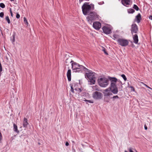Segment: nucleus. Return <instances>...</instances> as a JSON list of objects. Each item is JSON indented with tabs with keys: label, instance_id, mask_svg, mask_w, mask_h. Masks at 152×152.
Wrapping results in <instances>:
<instances>
[{
	"label": "nucleus",
	"instance_id": "obj_1",
	"mask_svg": "<svg viewBox=\"0 0 152 152\" xmlns=\"http://www.w3.org/2000/svg\"><path fill=\"white\" fill-rule=\"evenodd\" d=\"M88 72L85 74V77H87L89 80L90 84H94L96 82L95 73L90 70H86Z\"/></svg>",
	"mask_w": 152,
	"mask_h": 152
},
{
	"label": "nucleus",
	"instance_id": "obj_2",
	"mask_svg": "<svg viewBox=\"0 0 152 152\" xmlns=\"http://www.w3.org/2000/svg\"><path fill=\"white\" fill-rule=\"evenodd\" d=\"M72 68L74 72H79L84 70H88V69L86 68L85 67L82 65H80L74 61L72 64H71Z\"/></svg>",
	"mask_w": 152,
	"mask_h": 152
},
{
	"label": "nucleus",
	"instance_id": "obj_3",
	"mask_svg": "<svg viewBox=\"0 0 152 152\" xmlns=\"http://www.w3.org/2000/svg\"><path fill=\"white\" fill-rule=\"evenodd\" d=\"M97 81L99 86L102 87H107L109 83V80L104 77L99 78Z\"/></svg>",
	"mask_w": 152,
	"mask_h": 152
},
{
	"label": "nucleus",
	"instance_id": "obj_4",
	"mask_svg": "<svg viewBox=\"0 0 152 152\" xmlns=\"http://www.w3.org/2000/svg\"><path fill=\"white\" fill-rule=\"evenodd\" d=\"M89 4L88 2H85L82 6V11L83 14L85 15H86L91 10V7Z\"/></svg>",
	"mask_w": 152,
	"mask_h": 152
},
{
	"label": "nucleus",
	"instance_id": "obj_5",
	"mask_svg": "<svg viewBox=\"0 0 152 152\" xmlns=\"http://www.w3.org/2000/svg\"><path fill=\"white\" fill-rule=\"evenodd\" d=\"M99 15L97 14L95 12H91L89 13L88 15L87 19L89 21L98 20L99 19Z\"/></svg>",
	"mask_w": 152,
	"mask_h": 152
},
{
	"label": "nucleus",
	"instance_id": "obj_6",
	"mask_svg": "<svg viewBox=\"0 0 152 152\" xmlns=\"http://www.w3.org/2000/svg\"><path fill=\"white\" fill-rule=\"evenodd\" d=\"M117 41L118 44L123 47L126 46H127L129 44V41L128 40L124 39H118Z\"/></svg>",
	"mask_w": 152,
	"mask_h": 152
},
{
	"label": "nucleus",
	"instance_id": "obj_7",
	"mask_svg": "<svg viewBox=\"0 0 152 152\" xmlns=\"http://www.w3.org/2000/svg\"><path fill=\"white\" fill-rule=\"evenodd\" d=\"M93 97L96 99H101L102 96V94L100 92L96 91L94 92L92 94Z\"/></svg>",
	"mask_w": 152,
	"mask_h": 152
},
{
	"label": "nucleus",
	"instance_id": "obj_8",
	"mask_svg": "<svg viewBox=\"0 0 152 152\" xmlns=\"http://www.w3.org/2000/svg\"><path fill=\"white\" fill-rule=\"evenodd\" d=\"M110 90L114 94H117L118 91V88L116 84L111 85L110 87Z\"/></svg>",
	"mask_w": 152,
	"mask_h": 152
},
{
	"label": "nucleus",
	"instance_id": "obj_9",
	"mask_svg": "<svg viewBox=\"0 0 152 152\" xmlns=\"http://www.w3.org/2000/svg\"><path fill=\"white\" fill-rule=\"evenodd\" d=\"M138 31V28L136 24H132L131 26V31L132 34L133 33H137Z\"/></svg>",
	"mask_w": 152,
	"mask_h": 152
},
{
	"label": "nucleus",
	"instance_id": "obj_10",
	"mask_svg": "<svg viewBox=\"0 0 152 152\" xmlns=\"http://www.w3.org/2000/svg\"><path fill=\"white\" fill-rule=\"evenodd\" d=\"M102 29L104 32L106 34H109L111 33V31L110 28L106 26H104L102 28Z\"/></svg>",
	"mask_w": 152,
	"mask_h": 152
},
{
	"label": "nucleus",
	"instance_id": "obj_11",
	"mask_svg": "<svg viewBox=\"0 0 152 152\" xmlns=\"http://www.w3.org/2000/svg\"><path fill=\"white\" fill-rule=\"evenodd\" d=\"M101 24L98 22H95L93 24V27L96 30H99L101 27Z\"/></svg>",
	"mask_w": 152,
	"mask_h": 152
},
{
	"label": "nucleus",
	"instance_id": "obj_12",
	"mask_svg": "<svg viewBox=\"0 0 152 152\" xmlns=\"http://www.w3.org/2000/svg\"><path fill=\"white\" fill-rule=\"evenodd\" d=\"M108 78L111 82L110 85L116 84V83L117 81V79L116 78L109 77Z\"/></svg>",
	"mask_w": 152,
	"mask_h": 152
},
{
	"label": "nucleus",
	"instance_id": "obj_13",
	"mask_svg": "<svg viewBox=\"0 0 152 152\" xmlns=\"http://www.w3.org/2000/svg\"><path fill=\"white\" fill-rule=\"evenodd\" d=\"M68 71L67 72V77L68 80L70 81L71 80V71L69 69V67H68Z\"/></svg>",
	"mask_w": 152,
	"mask_h": 152
},
{
	"label": "nucleus",
	"instance_id": "obj_14",
	"mask_svg": "<svg viewBox=\"0 0 152 152\" xmlns=\"http://www.w3.org/2000/svg\"><path fill=\"white\" fill-rule=\"evenodd\" d=\"M122 4L125 6L127 7L130 4V0H121Z\"/></svg>",
	"mask_w": 152,
	"mask_h": 152
},
{
	"label": "nucleus",
	"instance_id": "obj_15",
	"mask_svg": "<svg viewBox=\"0 0 152 152\" xmlns=\"http://www.w3.org/2000/svg\"><path fill=\"white\" fill-rule=\"evenodd\" d=\"M23 126L24 128H26L27 126L28 125V119L26 118H24L23 121Z\"/></svg>",
	"mask_w": 152,
	"mask_h": 152
},
{
	"label": "nucleus",
	"instance_id": "obj_16",
	"mask_svg": "<svg viewBox=\"0 0 152 152\" xmlns=\"http://www.w3.org/2000/svg\"><path fill=\"white\" fill-rule=\"evenodd\" d=\"M132 35L134 42L136 44H137L138 42V39L137 34H135L133 35V34Z\"/></svg>",
	"mask_w": 152,
	"mask_h": 152
},
{
	"label": "nucleus",
	"instance_id": "obj_17",
	"mask_svg": "<svg viewBox=\"0 0 152 152\" xmlns=\"http://www.w3.org/2000/svg\"><path fill=\"white\" fill-rule=\"evenodd\" d=\"M74 61H73L70 58H67L65 60V65L68 66L70 63H71V64H72Z\"/></svg>",
	"mask_w": 152,
	"mask_h": 152
},
{
	"label": "nucleus",
	"instance_id": "obj_18",
	"mask_svg": "<svg viewBox=\"0 0 152 152\" xmlns=\"http://www.w3.org/2000/svg\"><path fill=\"white\" fill-rule=\"evenodd\" d=\"M135 20L137 22L139 23L140 22L141 20V16L140 13H139L136 17Z\"/></svg>",
	"mask_w": 152,
	"mask_h": 152
},
{
	"label": "nucleus",
	"instance_id": "obj_19",
	"mask_svg": "<svg viewBox=\"0 0 152 152\" xmlns=\"http://www.w3.org/2000/svg\"><path fill=\"white\" fill-rule=\"evenodd\" d=\"M92 89L94 91H101V89L97 85L93 86L92 87Z\"/></svg>",
	"mask_w": 152,
	"mask_h": 152
},
{
	"label": "nucleus",
	"instance_id": "obj_20",
	"mask_svg": "<svg viewBox=\"0 0 152 152\" xmlns=\"http://www.w3.org/2000/svg\"><path fill=\"white\" fill-rule=\"evenodd\" d=\"M13 130L15 132L17 133H19V131L18 129L17 126L14 124H13Z\"/></svg>",
	"mask_w": 152,
	"mask_h": 152
},
{
	"label": "nucleus",
	"instance_id": "obj_21",
	"mask_svg": "<svg viewBox=\"0 0 152 152\" xmlns=\"http://www.w3.org/2000/svg\"><path fill=\"white\" fill-rule=\"evenodd\" d=\"M16 34L15 33H13V35H12V38L11 39V40L12 43L14 42L15 41V36Z\"/></svg>",
	"mask_w": 152,
	"mask_h": 152
},
{
	"label": "nucleus",
	"instance_id": "obj_22",
	"mask_svg": "<svg viewBox=\"0 0 152 152\" xmlns=\"http://www.w3.org/2000/svg\"><path fill=\"white\" fill-rule=\"evenodd\" d=\"M113 39L114 40L117 39L118 40V39H119V36L116 34H114L113 36Z\"/></svg>",
	"mask_w": 152,
	"mask_h": 152
},
{
	"label": "nucleus",
	"instance_id": "obj_23",
	"mask_svg": "<svg viewBox=\"0 0 152 152\" xmlns=\"http://www.w3.org/2000/svg\"><path fill=\"white\" fill-rule=\"evenodd\" d=\"M134 10L132 9H129L127 10V12L129 13H133L134 12Z\"/></svg>",
	"mask_w": 152,
	"mask_h": 152
},
{
	"label": "nucleus",
	"instance_id": "obj_24",
	"mask_svg": "<svg viewBox=\"0 0 152 152\" xmlns=\"http://www.w3.org/2000/svg\"><path fill=\"white\" fill-rule=\"evenodd\" d=\"M105 95L107 96H109L111 95H112V94L111 92L109 91L107 92H105Z\"/></svg>",
	"mask_w": 152,
	"mask_h": 152
},
{
	"label": "nucleus",
	"instance_id": "obj_25",
	"mask_svg": "<svg viewBox=\"0 0 152 152\" xmlns=\"http://www.w3.org/2000/svg\"><path fill=\"white\" fill-rule=\"evenodd\" d=\"M133 8L134 9H135L136 10L138 11L139 10V8L138 7V6L135 5L134 4V6L133 7Z\"/></svg>",
	"mask_w": 152,
	"mask_h": 152
},
{
	"label": "nucleus",
	"instance_id": "obj_26",
	"mask_svg": "<svg viewBox=\"0 0 152 152\" xmlns=\"http://www.w3.org/2000/svg\"><path fill=\"white\" fill-rule=\"evenodd\" d=\"M75 90L76 91H78L79 92H80L82 91V90L79 88H75Z\"/></svg>",
	"mask_w": 152,
	"mask_h": 152
},
{
	"label": "nucleus",
	"instance_id": "obj_27",
	"mask_svg": "<svg viewBox=\"0 0 152 152\" xmlns=\"http://www.w3.org/2000/svg\"><path fill=\"white\" fill-rule=\"evenodd\" d=\"M102 50L103 51H104V53L107 55H108V53H107L106 52V50H105V48H104L103 47H102Z\"/></svg>",
	"mask_w": 152,
	"mask_h": 152
},
{
	"label": "nucleus",
	"instance_id": "obj_28",
	"mask_svg": "<svg viewBox=\"0 0 152 152\" xmlns=\"http://www.w3.org/2000/svg\"><path fill=\"white\" fill-rule=\"evenodd\" d=\"M0 7L2 8L5 7V5L3 3H1L0 4Z\"/></svg>",
	"mask_w": 152,
	"mask_h": 152
},
{
	"label": "nucleus",
	"instance_id": "obj_29",
	"mask_svg": "<svg viewBox=\"0 0 152 152\" xmlns=\"http://www.w3.org/2000/svg\"><path fill=\"white\" fill-rule=\"evenodd\" d=\"M121 76L123 77V78L124 79V80L125 81L126 80H127L126 78L124 75V74L122 75H121Z\"/></svg>",
	"mask_w": 152,
	"mask_h": 152
},
{
	"label": "nucleus",
	"instance_id": "obj_30",
	"mask_svg": "<svg viewBox=\"0 0 152 152\" xmlns=\"http://www.w3.org/2000/svg\"><path fill=\"white\" fill-rule=\"evenodd\" d=\"M6 20L7 21L8 23H10V19L8 16H7L5 18Z\"/></svg>",
	"mask_w": 152,
	"mask_h": 152
},
{
	"label": "nucleus",
	"instance_id": "obj_31",
	"mask_svg": "<svg viewBox=\"0 0 152 152\" xmlns=\"http://www.w3.org/2000/svg\"><path fill=\"white\" fill-rule=\"evenodd\" d=\"M71 87V91L72 93H74V89L73 87V86L72 85L70 86Z\"/></svg>",
	"mask_w": 152,
	"mask_h": 152
},
{
	"label": "nucleus",
	"instance_id": "obj_32",
	"mask_svg": "<svg viewBox=\"0 0 152 152\" xmlns=\"http://www.w3.org/2000/svg\"><path fill=\"white\" fill-rule=\"evenodd\" d=\"M90 6L91 7V10H93L94 9V5L93 4H91Z\"/></svg>",
	"mask_w": 152,
	"mask_h": 152
},
{
	"label": "nucleus",
	"instance_id": "obj_33",
	"mask_svg": "<svg viewBox=\"0 0 152 152\" xmlns=\"http://www.w3.org/2000/svg\"><path fill=\"white\" fill-rule=\"evenodd\" d=\"M85 101H86L87 102H88L89 103H93L94 102H93V101H91V100H85Z\"/></svg>",
	"mask_w": 152,
	"mask_h": 152
},
{
	"label": "nucleus",
	"instance_id": "obj_34",
	"mask_svg": "<svg viewBox=\"0 0 152 152\" xmlns=\"http://www.w3.org/2000/svg\"><path fill=\"white\" fill-rule=\"evenodd\" d=\"M4 15V13L3 12H1L0 13V17L1 18H3Z\"/></svg>",
	"mask_w": 152,
	"mask_h": 152
},
{
	"label": "nucleus",
	"instance_id": "obj_35",
	"mask_svg": "<svg viewBox=\"0 0 152 152\" xmlns=\"http://www.w3.org/2000/svg\"><path fill=\"white\" fill-rule=\"evenodd\" d=\"M23 19H24V23H26L27 24V25L28 24V23L27 22V21L26 18L25 17H24Z\"/></svg>",
	"mask_w": 152,
	"mask_h": 152
},
{
	"label": "nucleus",
	"instance_id": "obj_36",
	"mask_svg": "<svg viewBox=\"0 0 152 152\" xmlns=\"http://www.w3.org/2000/svg\"><path fill=\"white\" fill-rule=\"evenodd\" d=\"M130 88H131V90L132 91H135V89L133 87L131 86L130 87Z\"/></svg>",
	"mask_w": 152,
	"mask_h": 152
},
{
	"label": "nucleus",
	"instance_id": "obj_37",
	"mask_svg": "<svg viewBox=\"0 0 152 152\" xmlns=\"http://www.w3.org/2000/svg\"><path fill=\"white\" fill-rule=\"evenodd\" d=\"M110 89L107 88L104 90L105 92H107L110 91Z\"/></svg>",
	"mask_w": 152,
	"mask_h": 152
},
{
	"label": "nucleus",
	"instance_id": "obj_38",
	"mask_svg": "<svg viewBox=\"0 0 152 152\" xmlns=\"http://www.w3.org/2000/svg\"><path fill=\"white\" fill-rule=\"evenodd\" d=\"M122 83L121 82H120V83H119V85H120L121 86V87L120 88H121V89L122 88H123V86H122Z\"/></svg>",
	"mask_w": 152,
	"mask_h": 152
},
{
	"label": "nucleus",
	"instance_id": "obj_39",
	"mask_svg": "<svg viewBox=\"0 0 152 152\" xmlns=\"http://www.w3.org/2000/svg\"><path fill=\"white\" fill-rule=\"evenodd\" d=\"M113 99H115V98L118 99L119 97L117 96L116 95V96H114L113 97Z\"/></svg>",
	"mask_w": 152,
	"mask_h": 152
},
{
	"label": "nucleus",
	"instance_id": "obj_40",
	"mask_svg": "<svg viewBox=\"0 0 152 152\" xmlns=\"http://www.w3.org/2000/svg\"><path fill=\"white\" fill-rule=\"evenodd\" d=\"M12 78L13 79V80H14L15 79V75H14V73H13V75H12Z\"/></svg>",
	"mask_w": 152,
	"mask_h": 152
},
{
	"label": "nucleus",
	"instance_id": "obj_41",
	"mask_svg": "<svg viewBox=\"0 0 152 152\" xmlns=\"http://www.w3.org/2000/svg\"><path fill=\"white\" fill-rule=\"evenodd\" d=\"M16 17L17 18H19L20 17V15L18 13H17L16 15Z\"/></svg>",
	"mask_w": 152,
	"mask_h": 152
},
{
	"label": "nucleus",
	"instance_id": "obj_42",
	"mask_svg": "<svg viewBox=\"0 0 152 152\" xmlns=\"http://www.w3.org/2000/svg\"><path fill=\"white\" fill-rule=\"evenodd\" d=\"M2 136L1 133L0 132V142H1V140L2 139Z\"/></svg>",
	"mask_w": 152,
	"mask_h": 152
},
{
	"label": "nucleus",
	"instance_id": "obj_43",
	"mask_svg": "<svg viewBox=\"0 0 152 152\" xmlns=\"http://www.w3.org/2000/svg\"><path fill=\"white\" fill-rule=\"evenodd\" d=\"M89 0H79V1L80 3H81L82 2H83V1H88Z\"/></svg>",
	"mask_w": 152,
	"mask_h": 152
},
{
	"label": "nucleus",
	"instance_id": "obj_44",
	"mask_svg": "<svg viewBox=\"0 0 152 152\" xmlns=\"http://www.w3.org/2000/svg\"><path fill=\"white\" fill-rule=\"evenodd\" d=\"M129 152H134L132 150V148H130L129 149Z\"/></svg>",
	"mask_w": 152,
	"mask_h": 152
},
{
	"label": "nucleus",
	"instance_id": "obj_45",
	"mask_svg": "<svg viewBox=\"0 0 152 152\" xmlns=\"http://www.w3.org/2000/svg\"><path fill=\"white\" fill-rule=\"evenodd\" d=\"M65 145L66 146H68L69 145V143H68V142H66V143H65Z\"/></svg>",
	"mask_w": 152,
	"mask_h": 152
},
{
	"label": "nucleus",
	"instance_id": "obj_46",
	"mask_svg": "<svg viewBox=\"0 0 152 152\" xmlns=\"http://www.w3.org/2000/svg\"><path fill=\"white\" fill-rule=\"evenodd\" d=\"M10 13H11V16L12 17L13 16V14L12 12L11 9L10 8Z\"/></svg>",
	"mask_w": 152,
	"mask_h": 152
},
{
	"label": "nucleus",
	"instance_id": "obj_47",
	"mask_svg": "<svg viewBox=\"0 0 152 152\" xmlns=\"http://www.w3.org/2000/svg\"><path fill=\"white\" fill-rule=\"evenodd\" d=\"M144 127H145V130L147 129L148 128L146 125H145L144 126Z\"/></svg>",
	"mask_w": 152,
	"mask_h": 152
},
{
	"label": "nucleus",
	"instance_id": "obj_48",
	"mask_svg": "<svg viewBox=\"0 0 152 152\" xmlns=\"http://www.w3.org/2000/svg\"><path fill=\"white\" fill-rule=\"evenodd\" d=\"M144 85H145V86L146 87H147L148 88H150V89H152L150 87H149L147 85H145V84H144Z\"/></svg>",
	"mask_w": 152,
	"mask_h": 152
},
{
	"label": "nucleus",
	"instance_id": "obj_49",
	"mask_svg": "<svg viewBox=\"0 0 152 152\" xmlns=\"http://www.w3.org/2000/svg\"><path fill=\"white\" fill-rule=\"evenodd\" d=\"M149 18L150 19L152 20V15L150 16L149 17Z\"/></svg>",
	"mask_w": 152,
	"mask_h": 152
},
{
	"label": "nucleus",
	"instance_id": "obj_50",
	"mask_svg": "<svg viewBox=\"0 0 152 152\" xmlns=\"http://www.w3.org/2000/svg\"><path fill=\"white\" fill-rule=\"evenodd\" d=\"M15 0H10V1H14Z\"/></svg>",
	"mask_w": 152,
	"mask_h": 152
},
{
	"label": "nucleus",
	"instance_id": "obj_51",
	"mask_svg": "<svg viewBox=\"0 0 152 152\" xmlns=\"http://www.w3.org/2000/svg\"><path fill=\"white\" fill-rule=\"evenodd\" d=\"M73 149L74 150L75 152V149Z\"/></svg>",
	"mask_w": 152,
	"mask_h": 152
},
{
	"label": "nucleus",
	"instance_id": "obj_52",
	"mask_svg": "<svg viewBox=\"0 0 152 152\" xmlns=\"http://www.w3.org/2000/svg\"><path fill=\"white\" fill-rule=\"evenodd\" d=\"M72 142H73V143H75V142H74V141H72Z\"/></svg>",
	"mask_w": 152,
	"mask_h": 152
},
{
	"label": "nucleus",
	"instance_id": "obj_53",
	"mask_svg": "<svg viewBox=\"0 0 152 152\" xmlns=\"http://www.w3.org/2000/svg\"><path fill=\"white\" fill-rule=\"evenodd\" d=\"M125 152H127V151H125Z\"/></svg>",
	"mask_w": 152,
	"mask_h": 152
},
{
	"label": "nucleus",
	"instance_id": "obj_54",
	"mask_svg": "<svg viewBox=\"0 0 152 152\" xmlns=\"http://www.w3.org/2000/svg\"><path fill=\"white\" fill-rule=\"evenodd\" d=\"M38 144H39V145L40 144V143H38Z\"/></svg>",
	"mask_w": 152,
	"mask_h": 152
},
{
	"label": "nucleus",
	"instance_id": "obj_55",
	"mask_svg": "<svg viewBox=\"0 0 152 152\" xmlns=\"http://www.w3.org/2000/svg\"><path fill=\"white\" fill-rule=\"evenodd\" d=\"M136 152H137V151H136Z\"/></svg>",
	"mask_w": 152,
	"mask_h": 152
},
{
	"label": "nucleus",
	"instance_id": "obj_56",
	"mask_svg": "<svg viewBox=\"0 0 152 152\" xmlns=\"http://www.w3.org/2000/svg\"><path fill=\"white\" fill-rule=\"evenodd\" d=\"M136 152H137V151H136Z\"/></svg>",
	"mask_w": 152,
	"mask_h": 152
}]
</instances>
